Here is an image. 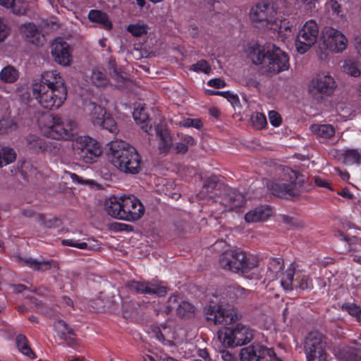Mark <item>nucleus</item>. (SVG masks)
I'll use <instances>...</instances> for the list:
<instances>
[{
  "label": "nucleus",
  "instance_id": "f257e3e1",
  "mask_svg": "<svg viewBox=\"0 0 361 361\" xmlns=\"http://www.w3.org/2000/svg\"><path fill=\"white\" fill-rule=\"evenodd\" d=\"M32 95L47 109H59L67 97V89L62 76L56 71H44L32 83Z\"/></svg>",
  "mask_w": 361,
  "mask_h": 361
},
{
  "label": "nucleus",
  "instance_id": "f03ea898",
  "mask_svg": "<svg viewBox=\"0 0 361 361\" xmlns=\"http://www.w3.org/2000/svg\"><path fill=\"white\" fill-rule=\"evenodd\" d=\"M248 57L255 65L261 66L264 74L276 75L289 68L288 54L274 44L252 47Z\"/></svg>",
  "mask_w": 361,
  "mask_h": 361
},
{
  "label": "nucleus",
  "instance_id": "7ed1b4c3",
  "mask_svg": "<svg viewBox=\"0 0 361 361\" xmlns=\"http://www.w3.org/2000/svg\"><path fill=\"white\" fill-rule=\"evenodd\" d=\"M109 159L118 171L126 174L135 175L142 169L143 163L137 149L123 141L111 144Z\"/></svg>",
  "mask_w": 361,
  "mask_h": 361
},
{
  "label": "nucleus",
  "instance_id": "20e7f679",
  "mask_svg": "<svg viewBox=\"0 0 361 361\" xmlns=\"http://www.w3.org/2000/svg\"><path fill=\"white\" fill-rule=\"evenodd\" d=\"M283 177L273 181L269 187L271 193L279 197L293 200L304 192V179L297 171L289 167L283 169Z\"/></svg>",
  "mask_w": 361,
  "mask_h": 361
},
{
  "label": "nucleus",
  "instance_id": "39448f33",
  "mask_svg": "<svg viewBox=\"0 0 361 361\" xmlns=\"http://www.w3.org/2000/svg\"><path fill=\"white\" fill-rule=\"evenodd\" d=\"M219 264L225 270L233 273H247L258 266L257 259L240 249L229 250L219 257Z\"/></svg>",
  "mask_w": 361,
  "mask_h": 361
},
{
  "label": "nucleus",
  "instance_id": "423d86ee",
  "mask_svg": "<svg viewBox=\"0 0 361 361\" xmlns=\"http://www.w3.org/2000/svg\"><path fill=\"white\" fill-rule=\"evenodd\" d=\"M253 337V330L242 324L225 327L218 332V338L224 346L230 348L245 345L250 342Z\"/></svg>",
  "mask_w": 361,
  "mask_h": 361
},
{
  "label": "nucleus",
  "instance_id": "0eeeda50",
  "mask_svg": "<svg viewBox=\"0 0 361 361\" xmlns=\"http://www.w3.org/2000/svg\"><path fill=\"white\" fill-rule=\"evenodd\" d=\"M326 338L319 331H311L305 337L304 350L307 361H326Z\"/></svg>",
  "mask_w": 361,
  "mask_h": 361
},
{
  "label": "nucleus",
  "instance_id": "6e6552de",
  "mask_svg": "<svg viewBox=\"0 0 361 361\" xmlns=\"http://www.w3.org/2000/svg\"><path fill=\"white\" fill-rule=\"evenodd\" d=\"M206 319L214 324L228 325L239 319L235 310L231 305L211 302L204 308Z\"/></svg>",
  "mask_w": 361,
  "mask_h": 361
},
{
  "label": "nucleus",
  "instance_id": "1a4fd4ad",
  "mask_svg": "<svg viewBox=\"0 0 361 361\" xmlns=\"http://www.w3.org/2000/svg\"><path fill=\"white\" fill-rule=\"evenodd\" d=\"M75 154L85 163H93L102 154L98 142L89 136L78 137L73 144Z\"/></svg>",
  "mask_w": 361,
  "mask_h": 361
},
{
  "label": "nucleus",
  "instance_id": "9d476101",
  "mask_svg": "<svg viewBox=\"0 0 361 361\" xmlns=\"http://www.w3.org/2000/svg\"><path fill=\"white\" fill-rule=\"evenodd\" d=\"M240 356L241 361H284L276 356L272 348L259 343L242 348Z\"/></svg>",
  "mask_w": 361,
  "mask_h": 361
},
{
  "label": "nucleus",
  "instance_id": "9b49d317",
  "mask_svg": "<svg viewBox=\"0 0 361 361\" xmlns=\"http://www.w3.org/2000/svg\"><path fill=\"white\" fill-rule=\"evenodd\" d=\"M25 144L26 149L35 154L47 153L51 156H56L61 151V145L58 142L48 140L35 134L27 135Z\"/></svg>",
  "mask_w": 361,
  "mask_h": 361
},
{
  "label": "nucleus",
  "instance_id": "f8f14e48",
  "mask_svg": "<svg viewBox=\"0 0 361 361\" xmlns=\"http://www.w3.org/2000/svg\"><path fill=\"white\" fill-rule=\"evenodd\" d=\"M321 49L329 50L331 52L339 53L345 49L348 39L339 30L332 27H324L322 31Z\"/></svg>",
  "mask_w": 361,
  "mask_h": 361
},
{
  "label": "nucleus",
  "instance_id": "ddd939ff",
  "mask_svg": "<svg viewBox=\"0 0 361 361\" xmlns=\"http://www.w3.org/2000/svg\"><path fill=\"white\" fill-rule=\"evenodd\" d=\"M319 34V27L314 20L305 23L300 30L295 40V47L298 53H306L317 42Z\"/></svg>",
  "mask_w": 361,
  "mask_h": 361
},
{
  "label": "nucleus",
  "instance_id": "4468645a",
  "mask_svg": "<svg viewBox=\"0 0 361 361\" xmlns=\"http://www.w3.org/2000/svg\"><path fill=\"white\" fill-rule=\"evenodd\" d=\"M295 270L293 268H288L281 280V285L285 290L289 291L293 289L300 290L310 291L314 286L312 279L307 274H298L295 280L293 279Z\"/></svg>",
  "mask_w": 361,
  "mask_h": 361
},
{
  "label": "nucleus",
  "instance_id": "2eb2a0df",
  "mask_svg": "<svg viewBox=\"0 0 361 361\" xmlns=\"http://www.w3.org/2000/svg\"><path fill=\"white\" fill-rule=\"evenodd\" d=\"M126 287L139 294L154 295L157 297L165 296L169 290V288L164 282L156 280H132L126 283Z\"/></svg>",
  "mask_w": 361,
  "mask_h": 361
},
{
  "label": "nucleus",
  "instance_id": "dca6fc26",
  "mask_svg": "<svg viewBox=\"0 0 361 361\" xmlns=\"http://www.w3.org/2000/svg\"><path fill=\"white\" fill-rule=\"evenodd\" d=\"M44 135L53 140H69L73 136V123L61 117L52 118L51 124L44 130Z\"/></svg>",
  "mask_w": 361,
  "mask_h": 361
},
{
  "label": "nucleus",
  "instance_id": "f3484780",
  "mask_svg": "<svg viewBox=\"0 0 361 361\" xmlns=\"http://www.w3.org/2000/svg\"><path fill=\"white\" fill-rule=\"evenodd\" d=\"M226 186L217 176L212 175L204 180L202 190L197 194V197L201 200L208 199V202L211 200L214 202L215 200L221 197Z\"/></svg>",
  "mask_w": 361,
  "mask_h": 361
},
{
  "label": "nucleus",
  "instance_id": "a211bd4d",
  "mask_svg": "<svg viewBox=\"0 0 361 361\" xmlns=\"http://www.w3.org/2000/svg\"><path fill=\"white\" fill-rule=\"evenodd\" d=\"M145 207L142 202L135 196L123 197L122 220L136 221L144 215Z\"/></svg>",
  "mask_w": 361,
  "mask_h": 361
},
{
  "label": "nucleus",
  "instance_id": "6ab92c4d",
  "mask_svg": "<svg viewBox=\"0 0 361 361\" xmlns=\"http://www.w3.org/2000/svg\"><path fill=\"white\" fill-rule=\"evenodd\" d=\"M336 87V82L329 74L319 73L312 80L310 92L313 95H331Z\"/></svg>",
  "mask_w": 361,
  "mask_h": 361
},
{
  "label": "nucleus",
  "instance_id": "aec40b11",
  "mask_svg": "<svg viewBox=\"0 0 361 361\" xmlns=\"http://www.w3.org/2000/svg\"><path fill=\"white\" fill-rule=\"evenodd\" d=\"M245 201V199L243 194L227 185L224 190H223L221 197H219L214 202H219L221 204L224 205V211H231L235 208L242 207Z\"/></svg>",
  "mask_w": 361,
  "mask_h": 361
},
{
  "label": "nucleus",
  "instance_id": "412c9836",
  "mask_svg": "<svg viewBox=\"0 0 361 361\" xmlns=\"http://www.w3.org/2000/svg\"><path fill=\"white\" fill-rule=\"evenodd\" d=\"M51 54L56 63L63 66H68L71 64L72 59L71 47L61 39H56L51 43Z\"/></svg>",
  "mask_w": 361,
  "mask_h": 361
},
{
  "label": "nucleus",
  "instance_id": "4be33fe9",
  "mask_svg": "<svg viewBox=\"0 0 361 361\" xmlns=\"http://www.w3.org/2000/svg\"><path fill=\"white\" fill-rule=\"evenodd\" d=\"M275 11L273 7L265 3H259L250 11V18L252 21L266 23L268 25L274 20Z\"/></svg>",
  "mask_w": 361,
  "mask_h": 361
},
{
  "label": "nucleus",
  "instance_id": "5701e85b",
  "mask_svg": "<svg viewBox=\"0 0 361 361\" xmlns=\"http://www.w3.org/2000/svg\"><path fill=\"white\" fill-rule=\"evenodd\" d=\"M272 214V208L268 205H261L248 212L245 215L247 223H254L267 220Z\"/></svg>",
  "mask_w": 361,
  "mask_h": 361
},
{
  "label": "nucleus",
  "instance_id": "b1692460",
  "mask_svg": "<svg viewBox=\"0 0 361 361\" xmlns=\"http://www.w3.org/2000/svg\"><path fill=\"white\" fill-rule=\"evenodd\" d=\"M19 261L23 262L24 265L28 266L32 269L40 272L49 270L51 268H54L56 269H59V264L54 260L39 261L32 257L26 259L19 257Z\"/></svg>",
  "mask_w": 361,
  "mask_h": 361
},
{
  "label": "nucleus",
  "instance_id": "393cba45",
  "mask_svg": "<svg viewBox=\"0 0 361 361\" xmlns=\"http://www.w3.org/2000/svg\"><path fill=\"white\" fill-rule=\"evenodd\" d=\"M54 327L60 338L64 340L68 345L72 346L75 343V334L73 330L63 320H58Z\"/></svg>",
  "mask_w": 361,
  "mask_h": 361
},
{
  "label": "nucleus",
  "instance_id": "a878e982",
  "mask_svg": "<svg viewBox=\"0 0 361 361\" xmlns=\"http://www.w3.org/2000/svg\"><path fill=\"white\" fill-rule=\"evenodd\" d=\"M105 210L114 218L121 219L123 216V197L113 196L105 202Z\"/></svg>",
  "mask_w": 361,
  "mask_h": 361
},
{
  "label": "nucleus",
  "instance_id": "bb28decb",
  "mask_svg": "<svg viewBox=\"0 0 361 361\" xmlns=\"http://www.w3.org/2000/svg\"><path fill=\"white\" fill-rule=\"evenodd\" d=\"M156 133L159 140V149L163 153L168 152L172 145V140L168 130L164 129L161 126H157Z\"/></svg>",
  "mask_w": 361,
  "mask_h": 361
},
{
  "label": "nucleus",
  "instance_id": "cd10ccee",
  "mask_svg": "<svg viewBox=\"0 0 361 361\" xmlns=\"http://www.w3.org/2000/svg\"><path fill=\"white\" fill-rule=\"evenodd\" d=\"M250 293V290L245 289L238 284H233L228 286L225 290L224 294L230 300L233 301L240 298H245Z\"/></svg>",
  "mask_w": 361,
  "mask_h": 361
},
{
  "label": "nucleus",
  "instance_id": "c85d7f7f",
  "mask_svg": "<svg viewBox=\"0 0 361 361\" xmlns=\"http://www.w3.org/2000/svg\"><path fill=\"white\" fill-rule=\"evenodd\" d=\"M88 19L94 23H99L106 30H111L112 23L108 15L99 10H91L88 13Z\"/></svg>",
  "mask_w": 361,
  "mask_h": 361
},
{
  "label": "nucleus",
  "instance_id": "c756f323",
  "mask_svg": "<svg viewBox=\"0 0 361 361\" xmlns=\"http://www.w3.org/2000/svg\"><path fill=\"white\" fill-rule=\"evenodd\" d=\"M312 133L318 137L329 139L335 135L334 128L329 124H312L310 126Z\"/></svg>",
  "mask_w": 361,
  "mask_h": 361
},
{
  "label": "nucleus",
  "instance_id": "7c9ffc66",
  "mask_svg": "<svg viewBox=\"0 0 361 361\" xmlns=\"http://www.w3.org/2000/svg\"><path fill=\"white\" fill-rule=\"evenodd\" d=\"M341 353L346 361H361V345L355 343L353 346L344 347Z\"/></svg>",
  "mask_w": 361,
  "mask_h": 361
},
{
  "label": "nucleus",
  "instance_id": "2f4dec72",
  "mask_svg": "<svg viewBox=\"0 0 361 361\" xmlns=\"http://www.w3.org/2000/svg\"><path fill=\"white\" fill-rule=\"evenodd\" d=\"M20 30L22 35L30 42L37 44L39 42V32L34 23H25L20 27Z\"/></svg>",
  "mask_w": 361,
  "mask_h": 361
},
{
  "label": "nucleus",
  "instance_id": "473e14b6",
  "mask_svg": "<svg viewBox=\"0 0 361 361\" xmlns=\"http://www.w3.org/2000/svg\"><path fill=\"white\" fill-rule=\"evenodd\" d=\"M283 269V261L280 258L271 259L268 264V270L267 276L270 280H274L278 278L279 275Z\"/></svg>",
  "mask_w": 361,
  "mask_h": 361
},
{
  "label": "nucleus",
  "instance_id": "72a5a7b5",
  "mask_svg": "<svg viewBox=\"0 0 361 361\" xmlns=\"http://www.w3.org/2000/svg\"><path fill=\"white\" fill-rule=\"evenodd\" d=\"M16 343L18 350L25 355L31 359L35 357V353L29 345L28 341L25 336L18 334L16 338Z\"/></svg>",
  "mask_w": 361,
  "mask_h": 361
},
{
  "label": "nucleus",
  "instance_id": "f704fd0d",
  "mask_svg": "<svg viewBox=\"0 0 361 361\" xmlns=\"http://www.w3.org/2000/svg\"><path fill=\"white\" fill-rule=\"evenodd\" d=\"M19 77V73L16 68L11 66L4 67L0 72V78L8 83L16 82Z\"/></svg>",
  "mask_w": 361,
  "mask_h": 361
},
{
  "label": "nucleus",
  "instance_id": "c9c22d12",
  "mask_svg": "<svg viewBox=\"0 0 361 361\" xmlns=\"http://www.w3.org/2000/svg\"><path fill=\"white\" fill-rule=\"evenodd\" d=\"M133 118L137 123L142 124L141 128L145 133L149 132L151 129V126H149L147 123L149 120V116L144 108L142 107L135 109L133 111Z\"/></svg>",
  "mask_w": 361,
  "mask_h": 361
},
{
  "label": "nucleus",
  "instance_id": "e433bc0d",
  "mask_svg": "<svg viewBox=\"0 0 361 361\" xmlns=\"http://www.w3.org/2000/svg\"><path fill=\"white\" fill-rule=\"evenodd\" d=\"M126 30L133 37H140L147 34L149 27L147 24L137 23L129 24L126 27Z\"/></svg>",
  "mask_w": 361,
  "mask_h": 361
},
{
  "label": "nucleus",
  "instance_id": "4c0bfd02",
  "mask_svg": "<svg viewBox=\"0 0 361 361\" xmlns=\"http://www.w3.org/2000/svg\"><path fill=\"white\" fill-rule=\"evenodd\" d=\"M106 116L104 108L99 105H94L90 114V119L94 126H99L104 122V119Z\"/></svg>",
  "mask_w": 361,
  "mask_h": 361
},
{
  "label": "nucleus",
  "instance_id": "58836bf2",
  "mask_svg": "<svg viewBox=\"0 0 361 361\" xmlns=\"http://www.w3.org/2000/svg\"><path fill=\"white\" fill-rule=\"evenodd\" d=\"M16 153L13 149L0 147V167L15 161Z\"/></svg>",
  "mask_w": 361,
  "mask_h": 361
},
{
  "label": "nucleus",
  "instance_id": "ea45409f",
  "mask_svg": "<svg viewBox=\"0 0 361 361\" xmlns=\"http://www.w3.org/2000/svg\"><path fill=\"white\" fill-rule=\"evenodd\" d=\"M195 307L190 302L183 301L177 307V314L182 318H190L194 315Z\"/></svg>",
  "mask_w": 361,
  "mask_h": 361
},
{
  "label": "nucleus",
  "instance_id": "a19ab883",
  "mask_svg": "<svg viewBox=\"0 0 361 361\" xmlns=\"http://www.w3.org/2000/svg\"><path fill=\"white\" fill-rule=\"evenodd\" d=\"M343 69L345 73L353 77H358L361 74L357 63L351 59L344 61Z\"/></svg>",
  "mask_w": 361,
  "mask_h": 361
},
{
  "label": "nucleus",
  "instance_id": "79ce46f5",
  "mask_svg": "<svg viewBox=\"0 0 361 361\" xmlns=\"http://www.w3.org/2000/svg\"><path fill=\"white\" fill-rule=\"evenodd\" d=\"M343 156V161L345 164L351 165L355 163H359L360 159V154L357 149H347Z\"/></svg>",
  "mask_w": 361,
  "mask_h": 361
},
{
  "label": "nucleus",
  "instance_id": "37998d69",
  "mask_svg": "<svg viewBox=\"0 0 361 361\" xmlns=\"http://www.w3.org/2000/svg\"><path fill=\"white\" fill-rule=\"evenodd\" d=\"M341 309L346 311L349 314L356 318V320L361 324V308L355 303L345 302L342 305Z\"/></svg>",
  "mask_w": 361,
  "mask_h": 361
},
{
  "label": "nucleus",
  "instance_id": "c03bdc74",
  "mask_svg": "<svg viewBox=\"0 0 361 361\" xmlns=\"http://www.w3.org/2000/svg\"><path fill=\"white\" fill-rule=\"evenodd\" d=\"M209 94L210 95H221L224 98H226L227 100L231 104V105L235 108V106H240V100L237 94H234L229 91L221 92V91H214V90H208Z\"/></svg>",
  "mask_w": 361,
  "mask_h": 361
},
{
  "label": "nucleus",
  "instance_id": "a18cd8bd",
  "mask_svg": "<svg viewBox=\"0 0 361 361\" xmlns=\"http://www.w3.org/2000/svg\"><path fill=\"white\" fill-rule=\"evenodd\" d=\"M91 79L92 82L97 87H102L107 83L106 75L99 69H94L92 71Z\"/></svg>",
  "mask_w": 361,
  "mask_h": 361
},
{
  "label": "nucleus",
  "instance_id": "49530a36",
  "mask_svg": "<svg viewBox=\"0 0 361 361\" xmlns=\"http://www.w3.org/2000/svg\"><path fill=\"white\" fill-rule=\"evenodd\" d=\"M12 6L10 8L12 9V12L18 16H22L25 14L27 9V3L24 0H13V3L11 4Z\"/></svg>",
  "mask_w": 361,
  "mask_h": 361
},
{
  "label": "nucleus",
  "instance_id": "de8ad7c7",
  "mask_svg": "<svg viewBox=\"0 0 361 361\" xmlns=\"http://www.w3.org/2000/svg\"><path fill=\"white\" fill-rule=\"evenodd\" d=\"M36 221L39 222L42 226L51 228L57 226L58 219L51 218L47 219L45 216L42 214L36 215Z\"/></svg>",
  "mask_w": 361,
  "mask_h": 361
},
{
  "label": "nucleus",
  "instance_id": "09e8293b",
  "mask_svg": "<svg viewBox=\"0 0 361 361\" xmlns=\"http://www.w3.org/2000/svg\"><path fill=\"white\" fill-rule=\"evenodd\" d=\"M100 126L112 133H116L118 131L116 123L115 122L114 118L110 115H107L105 117L104 122L101 124Z\"/></svg>",
  "mask_w": 361,
  "mask_h": 361
},
{
  "label": "nucleus",
  "instance_id": "8fccbe9b",
  "mask_svg": "<svg viewBox=\"0 0 361 361\" xmlns=\"http://www.w3.org/2000/svg\"><path fill=\"white\" fill-rule=\"evenodd\" d=\"M63 245L75 247L79 249L96 250L94 246L88 245L87 243H78L73 239H64L61 241Z\"/></svg>",
  "mask_w": 361,
  "mask_h": 361
},
{
  "label": "nucleus",
  "instance_id": "3c124183",
  "mask_svg": "<svg viewBox=\"0 0 361 361\" xmlns=\"http://www.w3.org/2000/svg\"><path fill=\"white\" fill-rule=\"evenodd\" d=\"M251 121L253 126L257 128H262L267 125V119L263 114L257 112L252 115Z\"/></svg>",
  "mask_w": 361,
  "mask_h": 361
},
{
  "label": "nucleus",
  "instance_id": "603ef678",
  "mask_svg": "<svg viewBox=\"0 0 361 361\" xmlns=\"http://www.w3.org/2000/svg\"><path fill=\"white\" fill-rule=\"evenodd\" d=\"M202 122L199 118H185L180 122V126L185 128L193 127L197 129H200L202 127Z\"/></svg>",
  "mask_w": 361,
  "mask_h": 361
},
{
  "label": "nucleus",
  "instance_id": "864d4df0",
  "mask_svg": "<svg viewBox=\"0 0 361 361\" xmlns=\"http://www.w3.org/2000/svg\"><path fill=\"white\" fill-rule=\"evenodd\" d=\"M193 70L197 72H203L209 73L211 71V67L208 62L205 60H200L195 64L192 65Z\"/></svg>",
  "mask_w": 361,
  "mask_h": 361
},
{
  "label": "nucleus",
  "instance_id": "5fc2aeb1",
  "mask_svg": "<svg viewBox=\"0 0 361 361\" xmlns=\"http://www.w3.org/2000/svg\"><path fill=\"white\" fill-rule=\"evenodd\" d=\"M9 33L10 27L5 21L0 18V42L4 41V39L8 36Z\"/></svg>",
  "mask_w": 361,
  "mask_h": 361
},
{
  "label": "nucleus",
  "instance_id": "6e6d98bb",
  "mask_svg": "<svg viewBox=\"0 0 361 361\" xmlns=\"http://www.w3.org/2000/svg\"><path fill=\"white\" fill-rule=\"evenodd\" d=\"M269 119L270 123L272 126H274V127H278L281 123V117L280 114L275 111H269Z\"/></svg>",
  "mask_w": 361,
  "mask_h": 361
},
{
  "label": "nucleus",
  "instance_id": "4d7b16f0",
  "mask_svg": "<svg viewBox=\"0 0 361 361\" xmlns=\"http://www.w3.org/2000/svg\"><path fill=\"white\" fill-rule=\"evenodd\" d=\"M207 85L214 88H221L226 86V82L220 78H214L208 81Z\"/></svg>",
  "mask_w": 361,
  "mask_h": 361
},
{
  "label": "nucleus",
  "instance_id": "13d9d810",
  "mask_svg": "<svg viewBox=\"0 0 361 361\" xmlns=\"http://www.w3.org/2000/svg\"><path fill=\"white\" fill-rule=\"evenodd\" d=\"M111 77L116 81L118 85H122L125 82V78L119 73L118 70H114L111 73Z\"/></svg>",
  "mask_w": 361,
  "mask_h": 361
},
{
  "label": "nucleus",
  "instance_id": "bf43d9fd",
  "mask_svg": "<svg viewBox=\"0 0 361 361\" xmlns=\"http://www.w3.org/2000/svg\"><path fill=\"white\" fill-rule=\"evenodd\" d=\"M329 5L334 13L341 16H343V14H341V5L336 1H331Z\"/></svg>",
  "mask_w": 361,
  "mask_h": 361
},
{
  "label": "nucleus",
  "instance_id": "052dcab7",
  "mask_svg": "<svg viewBox=\"0 0 361 361\" xmlns=\"http://www.w3.org/2000/svg\"><path fill=\"white\" fill-rule=\"evenodd\" d=\"M175 149H176V153L185 154L188 151V147L187 145H185V143L178 142L176 144Z\"/></svg>",
  "mask_w": 361,
  "mask_h": 361
},
{
  "label": "nucleus",
  "instance_id": "680f3d73",
  "mask_svg": "<svg viewBox=\"0 0 361 361\" xmlns=\"http://www.w3.org/2000/svg\"><path fill=\"white\" fill-rule=\"evenodd\" d=\"M314 183L316 185L321 188H326L331 189L329 186V183L326 182L325 180L322 179L319 177H316L314 178Z\"/></svg>",
  "mask_w": 361,
  "mask_h": 361
},
{
  "label": "nucleus",
  "instance_id": "e2e57ef3",
  "mask_svg": "<svg viewBox=\"0 0 361 361\" xmlns=\"http://www.w3.org/2000/svg\"><path fill=\"white\" fill-rule=\"evenodd\" d=\"M281 220H282L283 223H284V224H286L287 225H289V226H298V224L294 222L293 218L290 217L289 216L283 215L281 216Z\"/></svg>",
  "mask_w": 361,
  "mask_h": 361
},
{
  "label": "nucleus",
  "instance_id": "0e129e2a",
  "mask_svg": "<svg viewBox=\"0 0 361 361\" xmlns=\"http://www.w3.org/2000/svg\"><path fill=\"white\" fill-rule=\"evenodd\" d=\"M221 358L225 361H232L233 360V355L228 350H223L221 352Z\"/></svg>",
  "mask_w": 361,
  "mask_h": 361
},
{
  "label": "nucleus",
  "instance_id": "69168bd1",
  "mask_svg": "<svg viewBox=\"0 0 361 361\" xmlns=\"http://www.w3.org/2000/svg\"><path fill=\"white\" fill-rule=\"evenodd\" d=\"M22 214H23V216H25L26 217L34 218L35 221H36V215L38 214L35 213L32 209H24L22 212Z\"/></svg>",
  "mask_w": 361,
  "mask_h": 361
},
{
  "label": "nucleus",
  "instance_id": "338daca9",
  "mask_svg": "<svg viewBox=\"0 0 361 361\" xmlns=\"http://www.w3.org/2000/svg\"><path fill=\"white\" fill-rule=\"evenodd\" d=\"M338 194L340 195L341 196L348 198V199H351L353 197V195L350 193L349 190L346 188H343L341 192H338Z\"/></svg>",
  "mask_w": 361,
  "mask_h": 361
},
{
  "label": "nucleus",
  "instance_id": "774afa93",
  "mask_svg": "<svg viewBox=\"0 0 361 361\" xmlns=\"http://www.w3.org/2000/svg\"><path fill=\"white\" fill-rule=\"evenodd\" d=\"M61 299L63 300V302L68 306V307H74V302L73 301V300L71 298H70L68 296H66V295H63L61 297Z\"/></svg>",
  "mask_w": 361,
  "mask_h": 361
}]
</instances>
